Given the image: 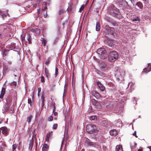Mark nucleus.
Returning <instances> with one entry per match:
<instances>
[{
    "label": "nucleus",
    "instance_id": "4d7b16f0",
    "mask_svg": "<svg viewBox=\"0 0 151 151\" xmlns=\"http://www.w3.org/2000/svg\"><path fill=\"white\" fill-rule=\"evenodd\" d=\"M53 113V115L55 116H56L58 115V113L57 112H54Z\"/></svg>",
    "mask_w": 151,
    "mask_h": 151
},
{
    "label": "nucleus",
    "instance_id": "49530a36",
    "mask_svg": "<svg viewBox=\"0 0 151 151\" xmlns=\"http://www.w3.org/2000/svg\"><path fill=\"white\" fill-rule=\"evenodd\" d=\"M37 14L36 16V17H36V18H37L39 17V15L40 14V10L39 9H37Z\"/></svg>",
    "mask_w": 151,
    "mask_h": 151
},
{
    "label": "nucleus",
    "instance_id": "2eb2a0df",
    "mask_svg": "<svg viewBox=\"0 0 151 151\" xmlns=\"http://www.w3.org/2000/svg\"><path fill=\"white\" fill-rule=\"evenodd\" d=\"M5 93V89L4 87H2L0 95V98L2 99L3 97V96L4 95Z\"/></svg>",
    "mask_w": 151,
    "mask_h": 151
},
{
    "label": "nucleus",
    "instance_id": "13d9d810",
    "mask_svg": "<svg viewBox=\"0 0 151 151\" xmlns=\"http://www.w3.org/2000/svg\"><path fill=\"white\" fill-rule=\"evenodd\" d=\"M138 20V19H137V18H135V19H132V21L133 22L136 21H137Z\"/></svg>",
    "mask_w": 151,
    "mask_h": 151
},
{
    "label": "nucleus",
    "instance_id": "412c9836",
    "mask_svg": "<svg viewBox=\"0 0 151 151\" xmlns=\"http://www.w3.org/2000/svg\"><path fill=\"white\" fill-rule=\"evenodd\" d=\"M32 2H31V3H33V4H31V6H33V7L36 8L37 6V4L38 2H37V3H36V1H35V0H32Z\"/></svg>",
    "mask_w": 151,
    "mask_h": 151
},
{
    "label": "nucleus",
    "instance_id": "f03ea898",
    "mask_svg": "<svg viewBox=\"0 0 151 151\" xmlns=\"http://www.w3.org/2000/svg\"><path fill=\"white\" fill-rule=\"evenodd\" d=\"M87 132L89 134H92L99 132L98 129L93 124H88L86 127Z\"/></svg>",
    "mask_w": 151,
    "mask_h": 151
},
{
    "label": "nucleus",
    "instance_id": "a18cd8bd",
    "mask_svg": "<svg viewBox=\"0 0 151 151\" xmlns=\"http://www.w3.org/2000/svg\"><path fill=\"white\" fill-rule=\"evenodd\" d=\"M17 145H12L13 151H14V150L16 148Z\"/></svg>",
    "mask_w": 151,
    "mask_h": 151
},
{
    "label": "nucleus",
    "instance_id": "f257e3e1",
    "mask_svg": "<svg viewBox=\"0 0 151 151\" xmlns=\"http://www.w3.org/2000/svg\"><path fill=\"white\" fill-rule=\"evenodd\" d=\"M117 70L115 71V76L117 80L121 81L123 79V77L125 74V72L123 70L120 69L118 67L115 68Z\"/></svg>",
    "mask_w": 151,
    "mask_h": 151
},
{
    "label": "nucleus",
    "instance_id": "1a4fd4ad",
    "mask_svg": "<svg viewBox=\"0 0 151 151\" xmlns=\"http://www.w3.org/2000/svg\"><path fill=\"white\" fill-rule=\"evenodd\" d=\"M84 141L86 146H93L94 144L93 142H91L89 139L87 138L84 139Z\"/></svg>",
    "mask_w": 151,
    "mask_h": 151
},
{
    "label": "nucleus",
    "instance_id": "8fccbe9b",
    "mask_svg": "<svg viewBox=\"0 0 151 151\" xmlns=\"http://www.w3.org/2000/svg\"><path fill=\"white\" fill-rule=\"evenodd\" d=\"M28 102L29 104H30V105H31L32 103V101L30 99H28Z\"/></svg>",
    "mask_w": 151,
    "mask_h": 151
},
{
    "label": "nucleus",
    "instance_id": "603ef678",
    "mask_svg": "<svg viewBox=\"0 0 151 151\" xmlns=\"http://www.w3.org/2000/svg\"><path fill=\"white\" fill-rule=\"evenodd\" d=\"M17 84V83L16 82L13 81L11 83V85H14V86H16Z\"/></svg>",
    "mask_w": 151,
    "mask_h": 151
},
{
    "label": "nucleus",
    "instance_id": "c756f323",
    "mask_svg": "<svg viewBox=\"0 0 151 151\" xmlns=\"http://www.w3.org/2000/svg\"><path fill=\"white\" fill-rule=\"evenodd\" d=\"M59 40V38L58 37H56L54 40L53 41V44H55L56 43H57Z\"/></svg>",
    "mask_w": 151,
    "mask_h": 151
},
{
    "label": "nucleus",
    "instance_id": "aec40b11",
    "mask_svg": "<svg viewBox=\"0 0 151 151\" xmlns=\"http://www.w3.org/2000/svg\"><path fill=\"white\" fill-rule=\"evenodd\" d=\"M122 149V146L120 145H117L116 147L115 150L116 151H123Z\"/></svg>",
    "mask_w": 151,
    "mask_h": 151
},
{
    "label": "nucleus",
    "instance_id": "4c0bfd02",
    "mask_svg": "<svg viewBox=\"0 0 151 151\" xmlns=\"http://www.w3.org/2000/svg\"><path fill=\"white\" fill-rule=\"evenodd\" d=\"M58 127V124H55L53 125L52 127V129H56Z\"/></svg>",
    "mask_w": 151,
    "mask_h": 151
},
{
    "label": "nucleus",
    "instance_id": "2f4dec72",
    "mask_svg": "<svg viewBox=\"0 0 151 151\" xmlns=\"http://www.w3.org/2000/svg\"><path fill=\"white\" fill-rule=\"evenodd\" d=\"M113 107V105L111 104H109L106 106V107L108 109L111 108Z\"/></svg>",
    "mask_w": 151,
    "mask_h": 151
},
{
    "label": "nucleus",
    "instance_id": "473e14b6",
    "mask_svg": "<svg viewBox=\"0 0 151 151\" xmlns=\"http://www.w3.org/2000/svg\"><path fill=\"white\" fill-rule=\"evenodd\" d=\"M94 96L96 99H98L101 96L99 93L97 92Z\"/></svg>",
    "mask_w": 151,
    "mask_h": 151
},
{
    "label": "nucleus",
    "instance_id": "09e8293b",
    "mask_svg": "<svg viewBox=\"0 0 151 151\" xmlns=\"http://www.w3.org/2000/svg\"><path fill=\"white\" fill-rule=\"evenodd\" d=\"M7 15H8V14L7 13L3 14H2V15L3 19H4V17H6L7 16Z\"/></svg>",
    "mask_w": 151,
    "mask_h": 151
},
{
    "label": "nucleus",
    "instance_id": "5701e85b",
    "mask_svg": "<svg viewBox=\"0 0 151 151\" xmlns=\"http://www.w3.org/2000/svg\"><path fill=\"white\" fill-rule=\"evenodd\" d=\"M27 38L29 44H30L31 43V35L29 34H27Z\"/></svg>",
    "mask_w": 151,
    "mask_h": 151
},
{
    "label": "nucleus",
    "instance_id": "6e6d98bb",
    "mask_svg": "<svg viewBox=\"0 0 151 151\" xmlns=\"http://www.w3.org/2000/svg\"><path fill=\"white\" fill-rule=\"evenodd\" d=\"M133 135L135 136V137H137V136L136 135V131H135L134 132V133H133Z\"/></svg>",
    "mask_w": 151,
    "mask_h": 151
},
{
    "label": "nucleus",
    "instance_id": "a19ab883",
    "mask_svg": "<svg viewBox=\"0 0 151 151\" xmlns=\"http://www.w3.org/2000/svg\"><path fill=\"white\" fill-rule=\"evenodd\" d=\"M112 24L113 26H117L118 25V23L115 22H113Z\"/></svg>",
    "mask_w": 151,
    "mask_h": 151
},
{
    "label": "nucleus",
    "instance_id": "9d476101",
    "mask_svg": "<svg viewBox=\"0 0 151 151\" xmlns=\"http://www.w3.org/2000/svg\"><path fill=\"white\" fill-rule=\"evenodd\" d=\"M113 40L111 39H107L105 41V43L109 46L112 47L114 46V44L113 43Z\"/></svg>",
    "mask_w": 151,
    "mask_h": 151
},
{
    "label": "nucleus",
    "instance_id": "7c9ffc66",
    "mask_svg": "<svg viewBox=\"0 0 151 151\" xmlns=\"http://www.w3.org/2000/svg\"><path fill=\"white\" fill-rule=\"evenodd\" d=\"M41 41L42 42V45L43 46H45L46 43V40H45L44 38H43Z\"/></svg>",
    "mask_w": 151,
    "mask_h": 151
},
{
    "label": "nucleus",
    "instance_id": "de8ad7c7",
    "mask_svg": "<svg viewBox=\"0 0 151 151\" xmlns=\"http://www.w3.org/2000/svg\"><path fill=\"white\" fill-rule=\"evenodd\" d=\"M41 82L42 83L45 82L44 78L43 76H42L41 77Z\"/></svg>",
    "mask_w": 151,
    "mask_h": 151
},
{
    "label": "nucleus",
    "instance_id": "774afa93",
    "mask_svg": "<svg viewBox=\"0 0 151 151\" xmlns=\"http://www.w3.org/2000/svg\"><path fill=\"white\" fill-rule=\"evenodd\" d=\"M138 151H142V149H140L138 150Z\"/></svg>",
    "mask_w": 151,
    "mask_h": 151
},
{
    "label": "nucleus",
    "instance_id": "6ab92c4d",
    "mask_svg": "<svg viewBox=\"0 0 151 151\" xmlns=\"http://www.w3.org/2000/svg\"><path fill=\"white\" fill-rule=\"evenodd\" d=\"M148 66L149 68H148V70L147 69V68H145L144 69V71L145 73H147L151 70V63L148 64Z\"/></svg>",
    "mask_w": 151,
    "mask_h": 151
},
{
    "label": "nucleus",
    "instance_id": "37998d69",
    "mask_svg": "<svg viewBox=\"0 0 151 151\" xmlns=\"http://www.w3.org/2000/svg\"><path fill=\"white\" fill-rule=\"evenodd\" d=\"M97 92L95 91H92L91 92V94L93 96H94L96 93Z\"/></svg>",
    "mask_w": 151,
    "mask_h": 151
},
{
    "label": "nucleus",
    "instance_id": "5fc2aeb1",
    "mask_svg": "<svg viewBox=\"0 0 151 151\" xmlns=\"http://www.w3.org/2000/svg\"><path fill=\"white\" fill-rule=\"evenodd\" d=\"M43 11V12H45V13H46V14H45L44 15V17L45 18L47 16V12H45V11Z\"/></svg>",
    "mask_w": 151,
    "mask_h": 151
},
{
    "label": "nucleus",
    "instance_id": "f3484780",
    "mask_svg": "<svg viewBox=\"0 0 151 151\" xmlns=\"http://www.w3.org/2000/svg\"><path fill=\"white\" fill-rule=\"evenodd\" d=\"M109 133L111 135L113 136H115L117 134V131L115 130L114 129L111 130L110 131Z\"/></svg>",
    "mask_w": 151,
    "mask_h": 151
},
{
    "label": "nucleus",
    "instance_id": "6e6552de",
    "mask_svg": "<svg viewBox=\"0 0 151 151\" xmlns=\"http://www.w3.org/2000/svg\"><path fill=\"white\" fill-rule=\"evenodd\" d=\"M9 130L6 127H3L0 128V133L6 135L8 134Z\"/></svg>",
    "mask_w": 151,
    "mask_h": 151
},
{
    "label": "nucleus",
    "instance_id": "e2e57ef3",
    "mask_svg": "<svg viewBox=\"0 0 151 151\" xmlns=\"http://www.w3.org/2000/svg\"><path fill=\"white\" fill-rule=\"evenodd\" d=\"M30 6H30V5L29 4L26 7H27V8H29L30 7Z\"/></svg>",
    "mask_w": 151,
    "mask_h": 151
},
{
    "label": "nucleus",
    "instance_id": "bb28decb",
    "mask_svg": "<svg viewBox=\"0 0 151 151\" xmlns=\"http://www.w3.org/2000/svg\"><path fill=\"white\" fill-rule=\"evenodd\" d=\"M46 3L45 2H43L42 5V11H44V10H45V9H47V8L46 6Z\"/></svg>",
    "mask_w": 151,
    "mask_h": 151
},
{
    "label": "nucleus",
    "instance_id": "58836bf2",
    "mask_svg": "<svg viewBox=\"0 0 151 151\" xmlns=\"http://www.w3.org/2000/svg\"><path fill=\"white\" fill-rule=\"evenodd\" d=\"M53 118L52 116H50L48 118V121L49 122L52 121L53 120Z\"/></svg>",
    "mask_w": 151,
    "mask_h": 151
},
{
    "label": "nucleus",
    "instance_id": "f8f14e48",
    "mask_svg": "<svg viewBox=\"0 0 151 151\" xmlns=\"http://www.w3.org/2000/svg\"><path fill=\"white\" fill-rule=\"evenodd\" d=\"M97 84L100 90L102 91H104L105 88L104 85L99 81L97 82Z\"/></svg>",
    "mask_w": 151,
    "mask_h": 151
},
{
    "label": "nucleus",
    "instance_id": "e433bc0d",
    "mask_svg": "<svg viewBox=\"0 0 151 151\" xmlns=\"http://www.w3.org/2000/svg\"><path fill=\"white\" fill-rule=\"evenodd\" d=\"M21 40L23 41L25 39V35L24 34H22L21 35Z\"/></svg>",
    "mask_w": 151,
    "mask_h": 151
},
{
    "label": "nucleus",
    "instance_id": "3c124183",
    "mask_svg": "<svg viewBox=\"0 0 151 151\" xmlns=\"http://www.w3.org/2000/svg\"><path fill=\"white\" fill-rule=\"evenodd\" d=\"M144 2L145 4H147L148 3L149 0H142Z\"/></svg>",
    "mask_w": 151,
    "mask_h": 151
},
{
    "label": "nucleus",
    "instance_id": "680f3d73",
    "mask_svg": "<svg viewBox=\"0 0 151 151\" xmlns=\"http://www.w3.org/2000/svg\"><path fill=\"white\" fill-rule=\"evenodd\" d=\"M6 28H7V27L6 26H4L3 27V28L5 29H6Z\"/></svg>",
    "mask_w": 151,
    "mask_h": 151
},
{
    "label": "nucleus",
    "instance_id": "a211bd4d",
    "mask_svg": "<svg viewBox=\"0 0 151 151\" xmlns=\"http://www.w3.org/2000/svg\"><path fill=\"white\" fill-rule=\"evenodd\" d=\"M45 73L46 77L47 78H49L50 77V74L49 73V71L48 70L45 68Z\"/></svg>",
    "mask_w": 151,
    "mask_h": 151
},
{
    "label": "nucleus",
    "instance_id": "052dcab7",
    "mask_svg": "<svg viewBox=\"0 0 151 151\" xmlns=\"http://www.w3.org/2000/svg\"><path fill=\"white\" fill-rule=\"evenodd\" d=\"M44 102H42L41 106H42V107H43V106H44Z\"/></svg>",
    "mask_w": 151,
    "mask_h": 151
},
{
    "label": "nucleus",
    "instance_id": "c9c22d12",
    "mask_svg": "<svg viewBox=\"0 0 151 151\" xmlns=\"http://www.w3.org/2000/svg\"><path fill=\"white\" fill-rule=\"evenodd\" d=\"M58 68L57 67H56L55 68V77H56L58 74Z\"/></svg>",
    "mask_w": 151,
    "mask_h": 151
},
{
    "label": "nucleus",
    "instance_id": "ddd939ff",
    "mask_svg": "<svg viewBox=\"0 0 151 151\" xmlns=\"http://www.w3.org/2000/svg\"><path fill=\"white\" fill-rule=\"evenodd\" d=\"M52 132H49L47 134L46 136L45 137V140L47 142H49L50 138H52V134L51 133Z\"/></svg>",
    "mask_w": 151,
    "mask_h": 151
},
{
    "label": "nucleus",
    "instance_id": "0e129e2a",
    "mask_svg": "<svg viewBox=\"0 0 151 151\" xmlns=\"http://www.w3.org/2000/svg\"><path fill=\"white\" fill-rule=\"evenodd\" d=\"M53 105V108H56V106H55V103H54Z\"/></svg>",
    "mask_w": 151,
    "mask_h": 151
},
{
    "label": "nucleus",
    "instance_id": "4468645a",
    "mask_svg": "<svg viewBox=\"0 0 151 151\" xmlns=\"http://www.w3.org/2000/svg\"><path fill=\"white\" fill-rule=\"evenodd\" d=\"M115 124L117 127H121L122 126V121L120 119H119L116 121Z\"/></svg>",
    "mask_w": 151,
    "mask_h": 151
},
{
    "label": "nucleus",
    "instance_id": "4be33fe9",
    "mask_svg": "<svg viewBox=\"0 0 151 151\" xmlns=\"http://www.w3.org/2000/svg\"><path fill=\"white\" fill-rule=\"evenodd\" d=\"M51 60V58L50 57H49L46 60V62L45 63V64L47 65H48L50 64V62Z\"/></svg>",
    "mask_w": 151,
    "mask_h": 151
},
{
    "label": "nucleus",
    "instance_id": "338daca9",
    "mask_svg": "<svg viewBox=\"0 0 151 151\" xmlns=\"http://www.w3.org/2000/svg\"><path fill=\"white\" fill-rule=\"evenodd\" d=\"M55 110H56V108H54L53 109V111H52L53 112H55Z\"/></svg>",
    "mask_w": 151,
    "mask_h": 151
},
{
    "label": "nucleus",
    "instance_id": "79ce46f5",
    "mask_svg": "<svg viewBox=\"0 0 151 151\" xmlns=\"http://www.w3.org/2000/svg\"><path fill=\"white\" fill-rule=\"evenodd\" d=\"M84 7H85V6L84 5H82L81 6V7H80V8L79 9V11L80 12V11H82V10H83V9H84Z\"/></svg>",
    "mask_w": 151,
    "mask_h": 151
},
{
    "label": "nucleus",
    "instance_id": "39448f33",
    "mask_svg": "<svg viewBox=\"0 0 151 151\" xmlns=\"http://www.w3.org/2000/svg\"><path fill=\"white\" fill-rule=\"evenodd\" d=\"M109 11L110 14L115 17H117V15L119 14V9L113 5L110 7Z\"/></svg>",
    "mask_w": 151,
    "mask_h": 151
},
{
    "label": "nucleus",
    "instance_id": "0eeeda50",
    "mask_svg": "<svg viewBox=\"0 0 151 151\" xmlns=\"http://www.w3.org/2000/svg\"><path fill=\"white\" fill-rule=\"evenodd\" d=\"M105 29L107 32L113 36L116 35V33L114 28L109 27L108 25H106L105 27Z\"/></svg>",
    "mask_w": 151,
    "mask_h": 151
},
{
    "label": "nucleus",
    "instance_id": "cd10ccee",
    "mask_svg": "<svg viewBox=\"0 0 151 151\" xmlns=\"http://www.w3.org/2000/svg\"><path fill=\"white\" fill-rule=\"evenodd\" d=\"M32 117V115H30L27 118V121L29 123L30 122Z\"/></svg>",
    "mask_w": 151,
    "mask_h": 151
},
{
    "label": "nucleus",
    "instance_id": "69168bd1",
    "mask_svg": "<svg viewBox=\"0 0 151 151\" xmlns=\"http://www.w3.org/2000/svg\"><path fill=\"white\" fill-rule=\"evenodd\" d=\"M131 83V86H132V85L133 84V83H129L128 84V86H129L130 85V84Z\"/></svg>",
    "mask_w": 151,
    "mask_h": 151
},
{
    "label": "nucleus",
    "instance_id": "393cba45",
    "mask_svg": "<svg viewBox=\"0 0 151 151\" xmlns=\"http://www.w3.org/2000/svg\"><path fill=\"white\" fill-rule=\"evenodd\" d=\"M48 147V145L47 144H45L44 145L42 148V150L43 151H45Z\"/></svg>",
    "mask_w": 151,
    "mask_h": 151
},
{
    "label": "nucleus",
    "instance_id": "423d86ee",
    "mask_svg": "<svg viewBox=\"0 0 151 151\" xmlns=\"http://www.w3.org/2000/svg\"><path fill=\"white\" fill-rule=\"evenodd\" d=\"M99 67L102 71L105 72L109 68L108 67L105 63L102 61H100L99 63Z\"/></svg>",
    "mask_w": 151,
    "mask_h": 151
},
{
    "label": "nucleus",
    "instance_id": "20e7f679",
    "mask_svg": "<svg viewBox=\"0 0 151 151\" xmlns=\"http://www.w3.org/2000/svg\"><path fill=\"white\" fill-rule=\"evenodd\" d=\"M118 56V54L115 51L111 52L108 56L109 60L111 62H114L117 59Z\"/></svg>",
    "mask_w": 151,
    "mask_h": 151
},
{
    "label": "nucleus",
    "instance_id": "ea45409f",
    "mask_svg": "<svg viewBox=\"0 0 151 151\" xmlns=\"http://www.w3.org/2000/svg\"><path fill=\"white\" fill-rule=\"evenodd\" d=\"M64 12V10L63 9L60 10L59 12V14L61 15Z\"/></svg>",
    "mask_w": 151,
    "mask_h": 151
},
{
    "label": "nucleus",
    "instance_id": "c03bdc74",
    "mask_svg": "<svg viewBox=\"0 0 151 151\" xmlns=\"http://www.w3.org/2000/svg\"><path fill=\"white\" fill-rule=\"evenodd\" d=\"M45 97L43 95H42L41 96V102H44Z\"/></svg>",
    "mask_w": 151,
    "mask_h": 151
},
{
    "label": "nucleus",
    "instance_id": "b1692460",
    "mask_svg": "<svg viewBox=\"0 0 151 151\" xmlns=\"http://www.w3.org/2000/svg\"><path fill=\"white\" fill-rule=\"evenodd\" d=\"M100 29V24L98 22H97L96 23V30L97 31H99Z\"/></svg>",
    "mask_w": 151,
    "mask_h": 151
},
{
    "label": "nucleus",
    "instance_id": "7ed1b4c3",
    "mask_svg": "<svg viewBox=\"0 0 151 151\" xmlns=\"http://www.w3.org/2000/svg\"><path fill=\"white\" fill-rule=\"evenodd\" d=\"M97 52L99 54L100 57L102 59H106L107 57L106 51L104 48H100L97 50Z\"/></svg>",
    "mask_w": 151,
    "mask_h": 151
},
{
    "label": "nucleus",
    "instance_id": "a878e982",
    "mask_svg": "<svg viewBox=\"0 0 151 151\" xmlns=\"http://www.w3.org/2000/svg\"><path fill=\"white\" fill-rule=\"evenodd\" d=\"M33 145V142L32 141V140H30L29 141V150L30 149V148L31 146V148H32V147Z\"/></svg>",
    "mask_w": 151,
    "mask_h": 151
},
{
    "label": "nucleus",
    "instance_id": "864d4df0",
    "mask_svg": "<svg viewBox=\"0 0 151 151\" xmlns=\"http://www.w3.org/2000/svg\"><path fill=\"white\" fill-rule=\"evenodd\" d=\"M38 95L39 96V93H40L41 91V88L40 87L38 88Z\"/></svg>",
    "mask_w": 151,
    "mask_h": 151
},
{
    "label": "nucleus",
    "instance_id": "c85d7f7f",
    "mask_svg": "<svg viewBox=\"0 0 151 151\" xmlns=\"http://www.w3.org/2000/svg\"><path fill=\"white\" fill-rule=\"evenodd\" d=\"M5 145L3 144V145H1L0 146V151H3V149L5 148Z\"/></svg>",
    "mask_w": 151,
    "mask_h": 151
},
{
    "label": "nucleus",
    "instance_id": "f704fd0d",
    "mask_svg": "<svg viewBox=\"0 0 151 151\" xmlns=\"http://www.w3.org/2000/svg\"><path fill=\"white\" fill-rule=\"evenodd\" d=\"M101 124L103 126H106L107 125V123L106 121H103L101 122Z\"/></svg>",
    "mask_w": 151,
    "mask_h": 151
},
{
    "label": "nucleus",
    "instance_id": "72a5a7b5",
    "mask_svg": "<svg viewBox=\"0 0 151 151\" xmlns=\"http://www.w3.org/2000/svg\"><path fill=\"white\" fill-rule=\"evenodd\" d=\"M96 118V116H91L90 117L89 119L91 120H93Z\"/></svg>",
    "mask_w": 151,
    "mask_h": 151
},
{
    "label": "nucleus",
    "instance_id": "bf43d9fd",
    "mask_svg": "<svg viewBox=\"0 0 151 151\" xmlns=\"http://www.w3.org/2000/svg\"><path fill=\"white\" fill-rule=\"evenodd\" d=\"M13 108H14V106L13 105L12 107L11 108H10V110L11 111H12V109H13Z\"/></svg>",
    "mask_w": 151,
    "mask_h": 151
},
{
    "label": "nucleus",
    "instance_id": "9b49d317",
    "mask_svg": "<svg viewBox=\"0 0 151 151\" xmlns=\"http://www.w3.org/2000/svg\"><path fill=\"white\" fill-rule=\"evenodd\" d=\"M10 106V103L8 102L4 106L2 109L3 113H5L8 111L9 109V107Z\"/></svg>",
    "mask_w": 151,
    "mask_h": 151
},
{
    "label": "nucleus",
    "instance_id": "dca6fc26",
    "mask_svg": "<svg viewBox=\"0 0 151 151\" xmlns=\"http://www.w3.org/2000/svg\"><path fill=\"white\" fill-rule=\"evenodd\" d=\"M136 5L139 7V8L142 9L143 8V5L142 3L140 2H138L136 4Z\"/></svg>",
    "mask_w": 151,
    "mask_h": 151
}]
</instances>
